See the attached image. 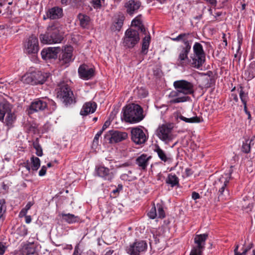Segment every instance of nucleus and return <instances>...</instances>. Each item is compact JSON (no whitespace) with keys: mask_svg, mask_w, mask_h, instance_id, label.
<instances>
[{"mask_svg":"<svg viewBox=\"0 0 255 255\" xmlns=\"http://www.w3.org/2000/svg\"><path fill=\"white\" fill-rule=\"evenodd\" d=\"M194 38V34L189 32L181 33L176 37L170 38L173 41L182 43L178 48L177 62L178 66L185 67L188 64L189 60L188 55L191 51Z\"/></svg>","mask_w":255,"mask_h":255,"instance_id":"obj_1","label":"nucleus"},{"mask_svg":"<svg viewBox=\"0 0 255 255\" xmlns=\"http://www.w3.org/2000/svg\"><path fill=\"white\" fill-rule=\"evenodd\" d=\"M123 119L127 123H137L142 121L144 116L142 107L135 104H131L124 107L122 110Z\"/></svg>","mask_w":255,"mask_h":255,"instance_id":"obj_2","label":"nucleus"},{"mask_svg":"<svg viewBox=\"0 0 255 255\" xmlns=\"http://www.w3.org/2000/svg\"><path fill=\"white\" fill-rule=\"evenodd\" d=\"M39 39L43 44L59 43L63 39V36L57 26L56 23H53L47 28L44 34L39 35Z\"/></svg>","mask_w":255,"mask_h":255,"instance_id":"obj_3","label":"nucleus"},{"mask_svg":"<svg viewBox=\"0 0 255 255\" xmlns=\"http://www.w3.org/2000/svg\"><path fill=\"white\" fill-rule=\"evenodd\" d=\"M233 166H231L228 173L222 175L216 182V188L218 189V199L219 200H226L230 198V192L228 185L232 179Z\"/></svg>","mask_w":255,"mask_h":255,"instance_id":"obj_4","label":"nucleus"},{"mask_svg":"<svg viewBox=\"0 0 255 255\" xmlns=\"http://www.w3.org/2000/svg\"><path fill=\"white\" fill-rule=\"evenodd\" d=\"M51 75L49 72L35 71L25 74L22 77L23 83L32 85H42L51 79Z\"/></svg>","mask_w":255,"mask_h":255,"instance_id":"obj_5","label":"nucleus"},{"mask_svg":"<svg viewBox=\"0 0 255 255\" xmlns=\"http://www.w3.org/2000/svg\"><path fill=\"white\" fill-rule=\"evenodd\" d=\"M193 53L190 56L189 62L191 67L199 69L206 61V53L202 45L196 42L193 46Z\"/></svg>","mask_w":255,"mask_h":255,"instance_id":"obj_6","label":"nucleus"},{"mask_svg":"<svg viewBox=\"0 0 255 255\" xmlns=\"http://www.w3.org/2000/svg\"><path fill=\"white\" fill-rule=\"evenodd\" d=\"M58 89L57 97L61 100L66 106H68L75 103L73 92L70 87L66 84L63 83L59 86Z\"/></svg>","mask_w":255,"mask_h":255,"instance_id":"obj_7","label":"nucleus"},{"mask_svg":"<svg viewBox=\"0 0 255 255\" xmlns=\"http://www.w3.org/2000/svg\"><path fill=\"white\" fill-rule=\"evenodd\" d=\"M147 248V244L145 241L135 240L126 247V251L129 255H140L146 251Z\"/></svg>","mask_w":255,"mask_h":255,"instance_id":"obj_8","label":"nucleus"},{"mask_svg":"<svg viewBox=\"0 0 255 255\" xmlns=\"http://www.w3.org/2000/svg\"><path fill=\"white\" fill-rule=\"evenodd\" d=\"M139 40L138 31L132 28H128L125 33L124 45L128 48H132L138 43Z\"/></svg>","mask_w":255,"mask_h":255,"instance_id":"obj_9","label":"nucleus"},{"mask_svg":"<svg viewBox=\"0 0 255 255\" xmlns=\"http://www.w3.org/2000/svg\"><path fill=\"white\" fill-rule=\"evenodd\" d=\"M173 86L175 90H178L184 96L192 94L194 92L193 84L185 80L174 81Z\"/></svg>","mask_w":255,"mask_h":255,"instance_id":"obj_10","label":"nucleus"},{"mask_svg":"<svg viewBox=\"0 0 255 255\" xmlns=\"http://www.w3.org/2000/svg\"><path fill=\"white\" fill-rule=\"evenodd\" d=\"M95 172L98 177L109 182L112 181L116 174V171L114 168L109 169L103 165L97 166Z\"/></svg>","mask_w":255,"mask_h":255,"instance_id":"obj_11","label":"nucleus"},{"mask_svg":"<svg viewBox=\"0 0 255 255\" xmlns=\"http://www.w3.org/2000/svg\"><path fill=\"white\" fill-rule=\"evenodd\" d=\"M128 137V133L126 132L119 130H109L104 135V139L106 141L110 143H118L122 141Z\"/></svg>","mask_w":255,"mask_h":255,"instance_id":"obj_12","label":"nucleus"},{"mask_svg":"<svg viewBox=\"0 0 255 255\" xmlns=\"http://www.w3.org/2000/svg\"><path fill=\"white\" fill-rule=\"evenodd\" d=\"M39 50L38 38L34 35L30 36L24 43V51L25 53L35 54Z\"/></svg>","mask_w":255,"mask_h":255,"instance_id":"obj_13","label":"nucleus"},{"mask_svg":"<svg viewBox=\"0 0 255 255\" xmlns=\"http://www.w3.org/2000/svg\"><path fill=\"white\" fill-rule=\"evenodd\" d=\"M172 128L170 126L162 125L159 126L157 130L156 134L158 138L165 142L172 140L173 138Z\"/></svg>","mask_w":255,"mask_h":255,"instance_id":"obj_14","label":"nucleus"},{"mask_svg":"<svg viewBox=\"0 0 255 255\" xmlns=\"http://www.w3.org/2000/svg\"><path fill=\"white\" fill-rule=\"evenodd\" d=\"M46 97H42L34 100L31 102L27 110L28 115L32 114L35 112L44 111L47 108Z\"/></svg>","mask_w":255,"mask_h":255,"instance_id":"obj_15","label":"nucleus"},{"mask_svg":"<svg viewBox=\"0 0 255 255\" xmlns=\"http://www.w3.org/2000/svg\"><path fill=\"white\" fill-rule=\"evenodd\" d=\"M73 51V48L71 46L65 47L59 56V60L61 65H65L66 67H67L69 64L74 60Z\"/></svg>","mask_w":255,"mask_h":255,"instance_id":"obj_16","label":"nucleus"},{"mask_svg":"<svg viewBox=\"0 0 255 255\" xmlns=\"http://www.w3.org/2000/svg\"><path fill=\"white\" fill-rule=\"evenodd\" d=\"M131 139L135 144H141L145 142L147 137L141 128H136L131 130Z\"/></svg>","mask_w":255,"mask_h":255,"instance_id":"obj_17","label":"nucleus"},{"mask_svg":"<svg viewBox=\"0 0 255 255\" xmlns=\"http://www.w3.org/2000/svg\"><path fill=\"white\" fill-rule=\"evenodd\" d=\"M124 7L126 12L130 16L136 13L141 6V3L138 0H126Z\"/></svg>","mask_w":255,"mask_h":255,"instance_id":"obj_18","label":"nucleus"},{"mask_svg":"<svg viewBox=\"0 0 255 255\" xmlns=\"http://www.w3.org/2000/svg\"><path fill=\"white\" fill-rule=\"evenodd\" d=\"M80 77L84 80H89L94 77L95 70L92 68H89L86 65H82L78 68Z\"/></svg>","mask_w":255,"mask_h":255,"instance_id":"obj_19","label":"nucleus"},{"mask_svg":"<svg viewBox=\"0 0 255 255\" xmlns=\"http://www.w3.org/2000/svg\"><path fill=\"white\" fill-rule=\"evenodd\" d=\"M63 8L58 6H55L49 8L46 12L47 18L50 19H58L63 16Z\"/></svg>","mask_w":255,"mask_h":255,"instance_id":"obj_20","label":"nucleus"},{"mask_svg":"<svg viewBox=\"0 0 255 255\" xmlns=\"http://www.w3.org/2000/svg\"><path fill=\"white\" fill-rule=\"evenodd\" d=\"M151 158L152 156L150 155L148 156L145 153L142 154L136 158L135 163L138 165L140 169L145 171L146 170Z\"/></svg>","mask_w":255,"mask_h":255,"instance_id":"obj_21","label":"nucleus"},{"mask_svg":"<svg viewBox=\"0 0 255 255\" xmlns=\"http://www.w3.org/2000/svg\"><path fill=\"white\" fill-rule=\"evenodd\" d=\"M97 107V105L95 102L90 101L85 103L81 110L80 115L82 116H87L90 114L94 113Z\"/></svg>","mask_w":255,"mask_h":255,"instance_id":"obj_22","label":"nucleus"},{"mask_svg":"<svg viewBox=\"0 0 255 255\" xmlns=\"http://www.w3.org/2000/svg\"><path fill=\"white\" fill-rule=\"evenodd\" d=\"M180 94L181 93L178 90L172 91L169 95V97L170 98H172L170 101L171 103L176 104L184 102L187 101L189 98L188 96H180Z\"/></svg>","mask_w":255,"mask_h":255,"instance_id":"obj_23","label":"nucleus"},{"mask_svg":"<svg viewBox=\"0 0 255 255\" xmlns=\"http://www.w3.org/2000/svg\"><path fill=\"white\" fill-rule=\"evenodd\" d=\"M56 50V48L53 47L44 48L41 52L42 58L45 60L56 59L57 57V52Z\"/></svg>","mask_w":255,"mask_h":255,"instance_id":"obj_24","label":"nucleus"},{"mask_svg":"<svg viewBox=\"0 0 255 255\" xmlns=\"http://www.w3.org/2000/svg\"><path fill=\"white\" fill-rule=\"evenodd\" d=\"M153 151L156 152L159 158L164 162L169 163L172 161V158L167 154L158 144H155Z\"/></svg>","mask_w":255,"mask_h":255,"instance_id":"obj_25","label":"nucleus"},{"mask_svg":"<svg viewBox=\"0 0 255 255\" xmlns=\"http://www.w3.org/2000/svg\"><path fill=\"white\" fill-rule=\"evenodd\" d=\"M208 237L207 234L196 235L194 239V243L196 248L204 250L205 248V242Z\"/></svg>","mask_w":255,"mask_h":255,"instance_id":"obj_26","label":"nucleus"},{"mask_svg":"<svg viewBox=\"0 0 255 255\" xmlns=\"http://www.w3.org/2000/svg\"><path fill=\"white\" fill-rule=\"evenodd\" d=\"M125 16L123 13H120L115 16L114 22L111 27L113 31H120L122 27Z\"/></svg>","mask_w":255,"mask_h":255,"instance_id":"obj_27","label":"nucleus"},{"mask_svg":"<svg viewBox=\"0 0 255 255\" xmlns=\"http://www.w3.org/2000/svg\"><path fill=\"white\" fill-rule=\"evenodd\" d=\"M12 106L7 101L0 102V121L3 122L6 113L12 110Z\"/></svg>","mask_w":255,"mask_h":255,"instance_id":"obj_28","label":"nucleus"},{"mask_svg":"<svg viewBox=\"0 0 255 255\" xmlns=\"http://www.w3.org/2000/svg\"><path fill=\"white\" fill-rule=\"evenodd\" d=\"M244 76L249 81L255 77V61L252 62L245 71Z\"/></svg>","mask_w":255,"mask_h":255,"instance_id":"obj_29","label":"nucleus"},{"mask_svg":"<svg viewBox=\"0 0 255 255\" xmlns=\"http://www.w3.org/2000/svg\"><path fill=\"white\" fill-rule=\"evenodd\" d=\"M148 34L146 35L143 38L142 41L141 53L143 55H146L147 53L148 49L150 42L151 37L149 32H148Z\"/></svg>","mask_w":255,"mask_h":255,"instance_id":"obj_30","label":"nucleus"},{"mask_svg":"<svg viewBox=\"0 0 255 255\" xmlns=\"http://www.w3.org/2000/svg\"><path fill=\"white\" fill-rule=\"evenodd\" d=\"M165 182L166 184L170 185L171 187L179 185V178L175 174H169Z\"/></svg>","mask_w":255,"mask_h":255,"instance_id":"obj_31","label":"nucleus"},{"mask_svg":"<svg viewBox=\"0 0 255 255\" xmlns=\"http://www.w3.org/2000/svg\"><path fill=\"white\" fill-rule=\"evenodd\" d=\"M80 21V25L83 28H87L89 25L90 18L86 14L79 13L77 16Z\"/></svg>","mask_w":255,"mask_h":255,"instance_id":"obj_32","label":"nucleus"},{"mask_svg":"<svg viewBox=\"0 0 255 255\" xmlns=\"http://www.w3.org/2000/svg\"><path fill=\"white\" fill-rule=\"evenodd\" d=\"M62 217L63 220L69 224H73L78 222L80 221V218L78 216H75L72 214H62Z\"/></svg>","mask_w":255,"mask_h":255,"instance_id":"obj_33","label":"nucleus"},{"mask_svg":"<svg viewBox=\"0 0 255 255\" xmlns=\"http://www.w3.org/2000/svg\"><path fill=\"white\" fill-rule=\"evenodd\" d=\"M5 115L6 118L5 121L2 122L5 124L7 126H11L16 119V117L14 113L12 112V110H10L9 111H8L7 113H6Z\"/></svg>","mask_w":255,"mask_h":255,"instance_id":"obj_34","label":"nucleus"},{"mask_svg":"<svg viewBox=\"0 0 255 255\" xmlns=\"http://www.w3.org/2000/svg\"><path fill=\"white\" fill-rule=\"evenodd\" d=\"M255 136L253 137L250 140L247 139L243 143L242 151L246 153H249L251 151V144L254 140Z\"/></svg>","mask_w":255,"mask_h":255,"instance_id":"obj_35","label":"nucleus"},{"mask_svg":"<svg viewBox=\"0 0 255 255\" xmlns=\"http://www.w3.org/2000/svg\"><path fill=\"white\" fill-rule=\"evenodd\" d=\"M178 118L181 120L188 123H199L201 122L200 118L197 116L193 117L190 118H187L180 115L178 117Z\"/></svg>","mask_w":255,"mask_h":255,"instance_id":"obj_36","label":"nucleus"},{"mask_svg":"<svg viewBox=\"0 0 255 255\" xmlns=\"http://www.w3.org/2000/svg\"><path fill=\"white\" fill-rule=\"evenodd\" d=\"M38 138H36L33 142L32 145L36 150V154L38 156H42L43 155L42 149L39 144Z\"/></svg>","mask_w":255,"mask_h":255,"instance_id":"obj_37","label":"nucleus"},{"mask_svg":"<svg viewBox=\"0 0 255 255\" xmlns=\"http://www.w3.org/2000/svg\"><path fill=\"white\" fill-rule=\"evenodd\" d=\"M31 162L32 164L31 169L33 171H36L40 166V160L37 157L32 156L31 157Z\"/></svg>","mask_w":255,"mask_h":255,"instance_id":"obj_38","label":"nucleus"},{"mask_svg":"<svg viewBox=\"0 0 255 255\" xmlns=\"http://www.w3.org/2000/svg\"><path fill=\"white\" fill-rule=\"evenodd\" d=\"M6 211L5 201L3 199H0V221L4 219L3 214Z\"/></svg>","mask_w":255,"mask_h":255,"instance_id":"obj_39","label":"nucleus"},{"mask_svg":"<svg viewBox=\"0 0 255 255\" xmlns=\"http://www.w3.org/2000/svg\"><path fill=\"white\" fill-rule=\"evenodd\" d=\"M90 3L95 9H98L101 8L105 4V0H92Z\"/></svg>","mask_w":255,"mask_h":255,"instance_id":"obj_40","label":"nucleus"},{"mask_svg":"<svg viewBox=\"0 0 255 255\" xmlns=\"http://www.w3.org/2000/svg\"><path fill=\"white\" fill-rule=\"evenodd\" d=\"M46 104H47V108L49 107V112L50 113H52L56 109V103L51 99H50L47 97H46Z\"/></svg>","mask_w":255,"mask_h":255,"instance_id":"obj_41","label":"nucleus"},{"mask_svg":"<svg viewBox=\"0 0 255 255\" xmlns=\"http://www.w3.org/2000/svg\"><path fill=\"white\" fill-rule=\"evenodd\" d=\"M239 96L243 105H247V98L248 97V94L245 93V92L244 91V87L242 86H240V87Z\"/></svg>","mask_w":255,"mask_h":255,"instance_id":"obj_42","label":"nucleus"},{"mask_svg":"<svg viewBox=\"0 0 255 255\" xmlns=\"http://www.w3.org/2000/svg\"><path fill=\"white\" fill-rule=\"evenodd\" d=\"M156 210H157V216L159 218L163 219L165 217V212L161 204L158 203L156 204Z\"/></svg>","mask_w":255,"mask_h":255,"instance_id":"obj_43","label":"nucleus"},{"mask_svg":"<svg viewBox=\"0 0 255 255\" xmlns=\"http://www.w3.org/2000/svg\"><path fill=\"white\" fill-rule=\"evenodd\" d=\"M148 216L151 219H154L157 216L156 205L154 204L148 213Z\"/></svg>","mask_w":255,"mask_h":255,"instance_id":"obj_44","label":"nucleus"},{"mask_svg":"<svg viewBox=\"0 0 255 255\" xmlns=\"http://www.w3.org/2000/svg\"><path fill=\"white\" fill-rule=\"evenodd\" d=\"M71 5L76 8H79L83 5V0H72Z\"/></svg>","mask_w":255,"mask_h":255,"instance_id":"obj_45","label":"nucleus"},{"mask_svg":"<svg viewBox=\"0 0 255 255\" xmlns=\"http://www.w3.org/2000/svg\"><path fill=\"white\" fill-rule=\"evenodd\" d=\"M203 251L195 247L192 249L190 255H202Z\"/></svg>","mask_w":255,"mask_h":255,"instance_id":"obj_46","label":"nucleus"},{"mask_svg":"<svg viewBox=\"0 0 255 255\" xmlns=\"http://www.w3.org/2000/svg\"><path fill=\"white\" fill-rule=\"evenodd\" d=\"M131 24L132 25L139 27V26H140V25H142V23L138 16H137L132 20Z\"/></svg>","mask_w":255,"mask_h":255,"instance_id":"obj_47","label":"nucleus"},{"mask_svg":"<svg viewBox=\"0 0 255 255\" xmlns=\"http://www.w3.org/2000/svg\"><path fill=\"white\" fill-rule=\"evenodd\" d=\"M103 132L102 130H100L97 133L93 140V144H98L99 137L101 136Z\"/></svg>","mask_w":255,"mask_h":255,"instance_id":"obj_48","label":"nucleus"},{"mask_svg":"<svg viewBox=\"0 0 255 255\" xmlns=\"http://www.w3.org/2000/svg\"><path fill=\"white\" fill-rule=\"evenodd\" d=\"M123 185L122 184H119L118 187L113 190L112 191V193L115 196H117L119 192L123 190Z\"/></svg>","mask_w":255,"mask_h":255,"instance_id":"obj_49","label":"nucleus"},{"mask_svg":"<svg viewBox=\"0 0 255 255\" xmlns=\"http://www.w3.org/2000/svg\"><path fill=\"white\" fill-rule=\"evenodd\" d=\"M253 247V244L252 243L250 244L248 246L246 247H243L242 248V250L243 252V255H247V253L248 251H249Z\"/></svg>","mask_w":255,"mask_h":255,"instance_id":"obj_50","label":"nucleus"},{"mask_svg":"<svg viewBox=\"0 0 255 255\" xmlns=\"http://www.w3.org/2000/svg\"><path fill=\"white\" fill-rule=\"evenodd\" d=\"M46 170H47L46 167L45 166H43L41 167V169L39 171V173H38L39 175L40 176H43L45 175L46 173Z\"/></svg>","mask_w":255,"mask_h":255,"instance_id":"obj_51","label":"nucleus"},{"mask_svg":"<svg viewBox=\"0 0 255 255\" xmlns=\"http://www.w3.org/2000/svg\"><path fill=\"white\" fill-rule=\"evenodd\" d=\"M6 247L1 242H0V255H3L5 252Z\"/></svg>","mask_w":255,"mask_h":255,"instance_id":"obj_52","label":"nucleus"},{"mask_svg":"<svg viewBox=\"0 0 255 255\" xmlns=\"http://www.w3.org/2000/svg\"><path fill=\"white\" fill-rule=\"evenodd\" d=\"M244 111L245 113L248 115V119L250 121L252 120L251 115L250 112L248 110L247 105H244Z\"/></svg>","mask_w":255,"mask_h":255,"instance_id":"obj_53","label":"nucleus"},{"mask_svg":"<svg viewBox=\"0 0 255 255\" xmlns=\"http://www.w3.org/2000/svg\"><path fill=\"white\" fill-rule=\"evenodd\" d=\"M61 4L63 6H67L71 5L72 3V0H60Z\"/></svg>","mask_w":255,"mask_h":255,"instance_id":"obj_54","label":"nucleus"},{"mask_svg":"<svg viewBox=\"0 0 255 255\" xmlns=\"http://www.w3.org/2000/svg\"><path fill=\"white\" fill-rule=\"evenodd\" d=\"M72 255H81V253H80V249L78 245H77L75 247L74 251Z\"/></svg>","mask_w":255,"mask_h":255,"instance_id":"obj_55","label":"nucleus"},{"mask_svg":"<svg viewBox=\"0 0 255 255\" xmlns=\"http://www.w3.org/2000/svg\"><path fill=\"white\" fill-rule=\"evenodd\" d=\"M192 198L194 200H197L201 198V196L198 193L194 191L192 193Z\"/></svg>","mask_w":255,"mask_h":255,"instance_id":"obj_56","label":"nucleus"},{"mask_svg":"<svg viewBox=\"0 0 255 255\" xmlns=\"http://www.w3.org/2000/svg\"><path fill=\"white\" fill-rule=\"evenodd\" d=\"M28 211V210L26 208H23L20 212L19 213V216L20 217H23L24 216L26 215L27 212Z\"/></svg>","mask_w":255,"mask_h":255,"instance_id":"obj_57","label":"nucleus"},{"mask_svg":"<svg viewBox=\"0 0 255 255\" xmlns=\"http://www.w3.org/2000/svg\"><path fill=\"white\" fill-rule=\"evenodd\" d=\"M26 250H27V253L28 255L33 254L35 252V249L33 248L27 247L26 248Z\"/></svg>","mask_w":255,"mask_h":255,"instance_id":"obj_58","label":"nucleus"},{"mask_svg":"<svg viewBox=\"0 0 255 255\" xmlns=\"http://www.w3.org/2000/svg\"><path fill=\"white\" fill-rule=\"evenodd\" d=\"M110 124V123L109 121H106L100 130H102V132H103L109 126Z\"/></svg>","mask_w":255,"mask_h":255,"instance_id":"obj_59","label":"nucleus"},{"mask_svg":"<svg viewBox=\"0 0 255 255\" xmlns=\"http://www.w3.org/2000/svg\"><path fill=\"white\" fill-rule=\"evenodd\" d=\"M138 30H140V32L143 34H146V29L143 24L138 27Z\"/></svg>","mask_w":255,"mask_h":255,"instance_id":"obj_60","label":"nucleus"},{"mask_svg":"<svg viewBox=\"0 0 255 255\" xmlns=\"http://www.w3.org/2000/svg\"><path fill=\"white\" fill-rule=\"evenodd\" d=\"M132 171L131 170H129L128 172V174H123L121 175V178L122 179H127V177L128 176V174H131Z\"/></svg>","mask_w":255,"mask_h":255,"instance_id":"obj_61","label":"nucleus"},{"mask_svg":"<svg viewBox=\"0 0 255 255\" xmlns=\"http://www.w3.org/2000/svg\"><path fill=\"white\" fill-rule=\"evenodd\" d=\"M34 204V202L32 201L28 202L26 206H25V208L27 209V210H29L31 206Z\"/></svg>","mask_w":255,"mask_h":255,"instance_id":"obj_62","label":"nucleus"},{"mask_svg":"<svg viewBox=\"0 0 255 255\" xmlns=\"http://www.w3.org/2000/svg\"><path fill=\"white\" fill-rule=\"evenodd\" d=\"M131 165H132L131 162H125V163L121 164V165H120V167H128V166H131Z\"/></svg>","mask_w":255,"mask_h":255,"instance_id":"obj_63","label":"nucleus"},{"mask_svg":"<svg viewBox=\"0 0 255 255\" xmlns=\"http://www.w3.org/2000/svg\"><path fill=\"white\" fill-rule=\"evenodd\" d=\"M25 218V223L27 224H29L31 222V217L30 216L25 215L24 216Z\"/></svg>","mask_w":255,"mask_h":255,"instance_id":"obj_64","label":"nucleus"}]
</instances>
